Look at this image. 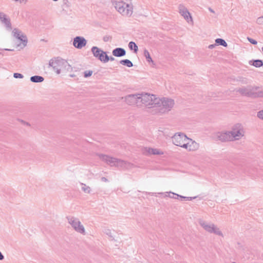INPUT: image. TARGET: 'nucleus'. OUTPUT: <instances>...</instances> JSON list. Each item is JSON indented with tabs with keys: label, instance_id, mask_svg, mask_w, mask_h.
I'll return each instance as SVG.
<instances>
[{
	"label": "nucleus",
	"instance_id": "f257e3e1",
	"mask_svg": "<svg viewBox=\"0 0 263 263\" xmlns=\"http://www.w3.org/2000/svg\"><path fill=\"white\" fill-rule=\"evenodd\" d=\"M49 66L51 67L57 74H60L61 72H66L72 69L71 65L67 61L60 57L51 59L49 61Z\"/></svg>",
	"mask_w": 263,
	"mask_h": 263
},
{
	"label": "nucleus",
	"instance_id": "f03ea898",
	"mask_svg": "<svg viewBox=\"0 0 263 263\" xmlns=\"http://www.w3.org/2000/svg\"><path fill=\"white\" fill-rule=\"evenodd\" d=\"M260 86L250 85L238 88L237 92L242 96L253 99L263 98V90H260Z\"/></svg>",
	"mask_w": 263,
	"mask_h": 263
},
{
	"label": "nucleus",
	"instance_id": "7ed1b4c3",
	"mask_svg": "<svg viewBox=\"0 0 263 263\" xmlns=\"http://www.w3.org/2000/svg\"><path fill=\"white\" fill-rule=\"evenodd\" d=\"M99 156L100 159L105 162L111 166H116L121 168L127 169L130 168L133 165L127 161L112 157L108 155L100 154Z\"/></svg>",
	"mask_w": 263,
	"mask_h": 263
},
{
	"label": "nucleus",
	"instance_id": "20e7f679",
	"mask_svg": "<svg viewBox=\"0 0 263 263\" xmlns=\"http://www.w3.org/2000/svg\"><path fill=\"white\" fill-rule=\"evenodd\" d=\"M138 96L140 101V106L143 104L148 108H154L157 107V106L159 104L160 98H156V96L154 95L145 93H138Z\"/></svg>",
	"mask_w": 263,
	"mask_h": 263
},
{
	"label": "nucleus",
	"instance_id": "39448f33",
	"mask_svg": "<svg viewBox=\"0 0 263 263\" xmlns=\"http://www.w3.org/2000/svg\"><path fill=\"white\" fill-rule=\"evenodd\" d=\"M115 8L122 15L130 16L133 13V6L132 4H127L123 1L116 2Z\"/></svg>",
	"mask_w": 263,
	"mask_h": 263
},
{
	"label": "nucleus",
	"instance_id": "423d86ee",
	"mask_svg": "<svg viewBox=\"0 0 263 263\" xmlns=\"http://www.w3.org/2000/svg\"><path fill=\"white\" fill-rule=\"evenodd\" d=\"M172 139L174 144L184 148H187V141L189 140V138L185 134L180 133H176Z\"/></svg>",
	"mask_w": 263,
	"mask_h": 263
},
{
	"label": "nucleus",
	"instance_id": "0eeeda50",
	"mask_svg": "<svg viewBox=\"0 0 263 263\" xmlns=\"http://www.w3.org/2000/svg\"><path fill=\"white\" fill-rule=\"evenodd\" d=\"M174 105V101L172 99H168L167 98H163L160 99L159 104L157 106V107L159 108V110L162 113L168 112L171 110Z\"/></svg>",
	"mask_w": 263,
	"mask_h": 263
},
{
	"label": "nucleus",
	"instance_id": "6e6552de",
	"mask_svg": "<svg viewBox=\"0 0 263 263\" xmlns=\"http://www.w3.org/2000/svg\"><path fill=\"white\" fill-rule=\"evenodd\" d=\"M199 224L206 231L210 233H214L219 236L223 235L219 228H217L213 223L210 224L203 220H200Z\"/></svg>",
	"mask_w": 263,
	"mask_h": 263
},
{
	"label": "nucleus",
	"instance_id": "1a4fd4ad",
	"mask_svg": "<svg viewBox=\"0 0 263 263\" xmlns=\"http://www.w3.org/2000/svg\"><path fill=\"white\" fill-rule=\"evenodd\" d=\"M67 219L69 224H70L76 231L82 234H85L84 227L81 224L79 219L73 217H67Z\"/></svg>",
	"mask_w": 263,
	"mask_h": 263
},
{
	"label": "nucleus",
	"instance_id": "9d476101",
	"mask_svg": "<svg viewBox=\"0 0 263 263\" xmlns=\"http://www.w3.org/2000/svg\"><path fill=\"white\" fill-rule=\"evenodd\" d=\"M13 36L20 41V45L17 46H21V48H24L27 44L28 40L26 35L22 32L17 28H14L12 31Z\"/></svg>",
	"mask_w": 263,
	"mask_h": 263
},
{
	"label": "nucleus",
	"instance_id": "9b49d317",
	"mask_svg": "<svg viewBox=\"0 0 263 263\" xmlns=\"http://www.w3.org/2000/svg\"><path fill=\"white\" fill-rule=\"evenodd\" d=\"M229 132L231 133L230 135H232L233 140L234 139L238 140L243 136L244 133L242 125L239 123L234 125L232 128V130L229 131Z\"/></svg>",
	"mask_w": 263,
	"mask_h": 263
},
{
	"label": "nucleus",
	"instance_id": "f8f14e48",
	"mask_svg": "<svg viewBox=\"0 0 263 263\" xmlns=\"http://www.w3.org/2000/svg\"><path fill=\"white\" fill-rule=\"evenodd\" d=\"M93 55L102 62H104V57L106 55L107 52L102 50L97 46H93L91 49Z\"/></svg>",
	"mask_w": 263,
	"mask_h": 263
},
{
	"label": "nucleus",
	"instance_id": "ddd939ff",
	"mask_svg": "<svg viewBox=\"0 0 263 263\" xmlns=\"http://www.w3.org/2000/svg\"><path fill=\"white\" fill-rule=\"evenodd\" d=\"M125 101L127 104L129 105H136L137 106H140V101L137 94H130L125 97Z\"/></svg>",
	"mask_w": 263,
	"mask_h": 263
},
{
	"label": "nucleus",
	"instance_id": "4468645a",
	"mask_svg": "<svg viewBox=\"0 0 263 263\" xmlns=\"http://www.w3.org/2000/svg\"><path fill=\"white\" fill-rule=\"evenodd\" d=\"M87 43L86 40L82 36H77L73 39V45L77 49H81L84 47Z\"/></svg>",
	"mask_w": 263,
	"mask_h": 263
},
{
	"label": "nucleus",
	"instance_id": "2eb2a0df",
	"mask_svg": "<svg viewBox=\"0 0 263 263\" xmlns=\"http://www.w3.org/2000/svg\"><path fill=\"white\" fill-rule=\"evenodd\" d=\"M229 131L224 132H218L217 134V138L222 142L233 141L232 135Z\"/></svg>",
	"mask_w": 263,
	"mask_h": 263
},
{
	"label": "nucleus",
	"instance_id": "dca6fc26",
	"mask_svg": "<svg viewBox=\"0 0 263 263\" xmlns=\"http://www.w3.org/2000/svg\"><path fill=\"white\" fill-rule=\"evenodd\" d=\"M179 13L186 21L188 22H189V20L192 22L193 21L191 15L186 7L182 5H180L179 6Z\"/></svg>",
	"mask_w": 263,
	"mask_h": 263
},
{
	"label": "nucleus",
	"instance_id": "f3484780",
	"mask_svg": "<svg viewBox=\"0 0 263 263\" xmlns=\"http://www.w3.org/2000/svg\"><path fill=\"white\" fill-rule=\"evenodd\" d=\"M0 20L5 24L7 29L11 30L12 29L10 19L7 18L6 15L3 12H0Z\"/></svg>",
	"mask_w": 263,
	"mask_h": 263
},
{
	"label": "nucleus",
	"instance_id": "a211bd4d",
	"mask_svg": "<svg viewBox=\"0 0 263 263\" xmlns=\"http://www.w3.org/2000/svg\"><path fill=\"white\" fill-rule=\"evenodd\" d=\"M112 55L116 57H122L126 54V50L122 48L117 47L113 49Z\"/></svg>",
	"mask_w": 263,
	"mask_h": 263
},
{
	"label": "nucleus",
	"instance_id": "6ab92c4d",
	"mask_svg": "<svg viewBox=\"0 0 263 263\" xmlns=\"http://www.w3.org/2000/svg\"><path fill=\"white\" fill-rule=\"evenodd\" d=\"M199 147V144L194 141H193L191 139L189 138V140L187 141V148L185 149H189V151H195Z\"/></svg>",
	"mask_w": 263,
	"mask_h": 263
},
{
	"label": "nucleus",
	"instance_id": "aec40b11",
	"mask_svg": "<svg viewBox=\"0 0 263 263\" xmlns=\"http://www.w3.org/2000/svg\"><path fill=\"white\" fill-rule=\"evenodd\" d=\"M252 172L250 173V175L253 179H257L261 176L263 177V168L253 170Z\"/></svg>",
	"mask_w": 263,
	"mask_h": 263
},
{
	"label": "nucleus",
	"instance_id": "412c9836",
	"mask_svg": "<svg viewBox=\"0 0 263 263\" xmlns=\"http://www.w3.org/2000/svg\"><path fill=\"white\" fill-rule=\"evenodd\" d=\"M249 64L255 67L258 68L263 66V62L261 60H252L249 61Z\"/></svg>",
	"mask_w": 263,
	"mask_h": 263
},
{
	"label": "nucleus",
	"instance_id": "4be33fe9",
	"mask_svg": "<svg viewBox=\"0 0 263 263\" xmlns=\"http://www.w3.org/2000/svg\"><path fill=\"white\" fill-rule=\"evenodd\" d=\"M44 78L41 76H33L30 77V81L33 83H41L43 82Z\"/></svg>",
	"mask_w": 263,
	"mask_h": 263
},
{
	"label": "nucleus",
	"instance_id": "5701e85b",
	"mask_svg": "<svg viewBox=\"0 0 263 263\" xmlns=\"http://www.w3.org/2000/svg\"><path fill=\"white\" fill-rule=\"evenodd\" d=\"M170 193H171L174 195H175V196H177V197H179V199L181 201H182L183 199H185V200H192V199L196 198V197H190L183 196L178 195L176 193H173L172 192H170Z\"/></svg>",
	"mask_w": 263,
	"mask_h": 263
},
{
	"label": "nucleus",
	"instance_id": "b1692460",
	"mask_svg": "<svg viewBox=\"0 0 263 263\" xmlns=\"http://www.w3.org/2000/svg\"><path fill=\"white\" fill-rule=\"evenodd\" d=\"M143 54L146 60V61L148 63H152L154 64V61L153 60L152 58H151L149 52H148V51L147 49H145L144 50Z\"/></svg>",
	"mask_w": 263,
	"mask_h": 263
},
{
	"label": "nucleus",
	"instance_id": "393cba45",
	"mask_svg": "<svg viewBox=\"0 0 263 263\" xmlns=\"http://www.w3.org/2000/svg\"><path fill=\"white\" fill-rule=\"evenodd\" d=\"M128 47L130 50H133L135 53H137L138 50V47L137 44L133 41L128 43Z\"/></svg>",
	"mask_w": 263,
	"mask_h": 263
},
{
	"label": "nucleus",
	"instance_id": "a878e982",
	"mask_svg": "<svg viewBox=\"0 0 263 263\" xmlns=\"http://www.w3.org/2000/svg\"><path fill=\"white\" fill-rule=\"evenodd\" d=\"M120 63L127 67H132L133 66V63L128 59H124L120 61Z\"/></svg>",
	"mask_w": 263,
	"mask_h": 263
},
{
	"label": "nucleus",
	"instance_id": "bb28decb",
	"mask_svg": "<svg viewBox=\"0 0 263 263\" xmlns=\"http://www.w3.org/2000/svg\"><path fill=\"white\" fill-rule=\"evenodd\" d=\"M215 43L216 45H221L224 47H227L228 46V44L225 41V40L221 38H218L216 39Z\"/></svg>",
	"mask_w": 263,
	"mask_h": 263
},
{
	"label": "nucleus",
	"instance_id": "cd10ccee",
	"mask_svg": "<svg viewBox=\"0 0 263 263\" xmlns=\"http://www.w3.org/2000/svg\"><path fill=\"white\" fill-rule=\"evenodd\" d=\"M148 153L153 155H160L161 154L159 149L156 148H149L148 150Z\"/></svg>",
	"mask_w": 263,
	"mask_h": 263
},
{
	"label": "nucleus",
	"instance_id": "c85d7f7f",
	"mask_svg": "<svg viewBox=\"0 0 263 263\" xmlns=\"http://www.w3.org/2000/svg\"><path fill=\"white\" fill-rule=\"evenodd\" d=\"M81 185H82V191L86 193H90L91 189L90 187L88 186H87L85 184L81 183Z\"/></svg>",
	"mask_w": 263,
	"mask_h": 263
},
{
	"label": "nucleus",
	"instance_id": "c756f323",
	"mask_svg": "<svg viewBox=\"0 0 263 263\" xmlns=\"http://www.w3.org/2000/svg\"><path fill=\"white\" fill-rule=\"evenodd\" d=\"M115 58L112 57H109L106 54V55L104 57V61L103 63H107L109 61H114L115 60Z\"/></svg>",
	"mask_w": 263,
	"mask_h": 263
},
{
	"label": "nucleus",
	"instance_id": "7c9ffc66",
	"mask_svg": "<svg viewBox=\"0 0 263 263\" xmlns=\"http://www.w3.org/2000/svg\"><path fill=\"white\" fill-rule=\"evenodd\" d=\"M92 74V70H86L84 72V77L85 78H88L90 77Z\"/></svg>",
	"mask_w": 263,
	"mask_h": 263
},
{
	"label": "nucleus",
	"instance_id": "2f4dec72",
	"mask_svg": "<svg viewBox=\"0 0 263 263\" xmlns=\"http://www.w3.org/2000/svg\"><path fill=\"white\" fill-rule=\"evenodd\" d=\"M13 77L15 79H22L24 78V76L20 73L15 72L13 73Z\"/></svg>",
	"mask_w": 263,
	"mask_h": 263
},
{
	"label": "nucleus",
	"instance_id": "473e14b6",
	"mask_svg": "<svg viewBox=\"0 0 263 263\" xmlns=\"http://www.w3.org/2000/svg\"><path fill=\"white\" fill-rule=\"evenodd\" d=\"M165 196L166 197H170L171 198H173V199H179V197H177V196H175V195H174L171 193H170V192H166L165 193Z\"/></svg>",
	"mask_w": 263,
	"mask_h": 263
},
{
	"label": "nucleus",
	"instance_id": "72a5a7b5",
	"mask_svg": "<svg viewBox=\"0 0 263 263\" xmlns=\"http://www.w3.org/2000/svg\"><path fill=\"white\" fill-rule=\"evenodd\" d=\"M247 40L250 43H251L253 45H256L257 44V42L255 40L252 39L250 37H248Z\"/></svg>",
	"mask_w": 263,
	"mask_h": 263
},
{
	"label": "nucleus",
	"instance_id": "f704fd0d",
	"mask_svg": "<svg viewBox=\"0 0 263 263\" xmlns=\"http://www.w3.org/2000/svg\"><path fill=\"white\" fill-rule=\"evenodd\" d=\"M237 247H236L238 249H242L243 251H246V247H245L240 242H237Z\"/></svg>",
	"mask_w": 263,
	"mask_h": 263
},
{
	"label": "nucleus",
	"instance_id": "c9c22d12",
	"mask_svg": "<svg viewBox=\"0 0 263 263\" xmlns=\"http://www.w3.org/2000/svg\"><path fill=\"white\" fill-rule=\"evenodd\" d=\"M257 116L258 118L263 120V109L257 112Z\"/></svg>",
	"mask_w": 263,
	"mask_h": 263
},
{
	"label": "nucleus",
	"instance_id": "e433bc0d",
	"mask_svg": "<svg viewBox=\"0 0 263 263\" xmlns=\"http://www.w3.org/2000/svg\"><path fill=\"white\" fill-rule=\"evenodd\" d=\"M104 232L107 234V235H108L110 238H112L113 239V236L112 235H111V232L110 230L109 229H105L104 230Z\"/></svg>",
	"mask_w": 263,
	"mask_h": 263
},
{
	"label": "nucleus",
	"instance_id": "4c0bfd02",
	"mask_svg": "<svg viewBox=\"0 0 263 263\" xmlns=\"http://www.w3.org/2000/svg\"><path fill=\"white\" fill-rule=\"evenodd\" d=\"M256 23L259 25L263 24V16H260L257 18Z\"/></svg>",
	"mask_w": 263,
	"mask_h": 263
},
{
	"label": "nucleus",
	"instance_id": "58836bf2",
	"mask_svg": "<svg viewBox=\"0 0 263 263\" xmlns=\"http://www.w3.org/2000/svg\"><path fill=\"white\" fill-rule=\"evenodd\" d=\"M109 36H105L103 37V41L105 42H106L107 41H108V40H109Z\"/></svg>",
	"mask_w": 263,
	"mask_h": 263
},
{
	"label": "nucleus",
	"instance_id": "ea45409f",
	"mask_svg": "<svg viewBox=\"0 0 263 263\" xmlns=\"http://www.w3.org/2000/svg\"><path fill=\"white\" fill-rule=\"evenodd\" d=\"M101 179L103 182H107L108 181V179L106 177H102Z\"/></svg>",
	"mask_w": 263,
	"mask_h": 263
},
{
	"label": "nucleus",
	"instance_id": "a19ab883",
	"mask_svg": "<svg viewBox=\"0 0 263 263\" xmlns=\"http://www.w3.org/2000/svg\"><path fill=\"white\" fill-rule=\"evenodd\" d=\"M4 256L3 255V254L2 253V252L0 251V260H2L3 259H4Z\"/></svg>",
	"mask_w": 263,
	"mask_h": 263
},
{
	"label": "nucleus",
	"instance_id": "79ce46f5",
	"mask_svg": "<svg viewBox=\"0 0 263 263\" xmlns=\"http://www.w3.org/2000/svg\"><path fill=\"white\" fill-rule=\"evenodd\" d=\"M215 45H214V44L210 45L209 46V48L210 49H212V48H213L215 47Z\"/></svg>",
	"mask_w": 263,
	"mask_h": 263
},
{
	"label": "nucleus",
	"instance_id": "37998d69",
	"mask_svg": "<svg viewBox=\"0 0 263 263\" xmlns=\"http://www.w3.org/2000/svg\"><path fill=\"white\" fill-rule=\"evenodd\" d=\"M209 10L212 12V13H215V11L213 10V9H212L211 8L209 7L208 8Z\"/></svg>",
	"mask_w": 263,
	"mask_h": 263
},
{
	"label": "nucleus",
	"instance_id": "c03bdc74",
	"mask_svg": "<svg viewBox=\"0 0 263 263\" xmlns=\"http://www.w3.org/2000/svg\"><path fill=\"white\" fill-rule=\"evenodd\" d=\"M5 50H7V51H13V49H4Z\"/></svg>",
	"mask_w": 263,
	"mask_h": 263
},
{
	"label": "nucleus",
	"instance_id": "a18cd8bd",
	"mask_svg": "<svg viewBox=\"0 0 263 263\" xmlns=\"http://www.w3.org/2000/svg\"><path fill=\"white\" fill-rule=\"evenodd\" d=\"M67 2H68V0H64V1H63V3H64V4H66Z\"/></svg>",
	"mask_w": 263,
	"mask_h": 263
},
{
	"label": "nucleus",
	"instance_id": "49530a36",
	"mask_svg": "<svg viewBox=\"0 0 263 263\" xmlns=\"http://www.w3.org/2000/svg\"><path fill=\"white\" fill-rule=\"evenodd\" d=\"M148 194L149 195H154L155 193H148Z\"/></svg>",
	"mask_w": 263,
	"mask_h": 263
},
{
	"label": "nucleus",
	"instance_id": "de8ad7c7",
	"mask_svg": "<svg viewBox=\"0 0 263 263\" xmlns=\"http://www.w3.org/2000/svg\"><path fill=\"white\" fill-rule=\"evenodd\" d=\"M74 76V74H70V77H73Z\"/></svg>",
	"mask_w": 263,
	"mask_h": 263
},
{
	"label": "nucleus",
	"instance_id": "09e8293b",
	"mask_svg": "<svg viewBox=\"0 0 263 263\" xmlns=\"http://www.w3.org/2000/svg\"><path fill=\"white\" fill-rule=\"evenodd\" d=\"M242 82H243V83H247V82H246V80H245V81H242Z\"/></svg>",
	"mask_w": 263,
	"mask_h": 263
},
{
	"label": "nucleus",
	"instance_id": "8fccbe9b",
	"mask_svg": "<svg viewBox=\"0 0 263 263\" xmlns=\"http://www.w3.org/2000/svg\"><path fill=\"white\" fill-rule=\"evenodd\" d=\"M41 41H45V40L44 39H41Z\"/></svg>",
	"mask_w": 263,
	"mask_h": 263
},
{
	"label": "nucleus",
	"instance_id": "3c124183",
	"mask_svg": "<svg viewBox=\"0 0 263 263\" xmlns=\"http://www.w3.org/2000/svg\"><path fill=\"white\" fill-rule=\"evenodd\" d=\"M159 194H163V193H159Z\"/></svg>",
	"mask_w": 263,
	"mask_h": 263
},
{
	"label": "nucleus",
	"instance_id": "603ef678",
	"mask_svg": "<svg viewBox=\"0 0 263 263\" xmlns=\"http://www.w3.org/2000/svg\"><path fill=\"white\" fill-rule=\"evenodd\" d=\"M261 50L263 52V47L261 48Z\"/></svg>",
	"mask_w": 263,
	"mask_h": 263
},
{
	"label": "nucleus",
	"instance_id": "864d4df0",
	"mask_svg": "<svg viewBox=\"0 0 263 263\" xmlns=\"http://www.w3.org/2000/svg\"><path fill=\"white\" fill-rule=\"evenodd\" d=\"M232 263H236V262H232Z\"/></svg>",
	"mask_w": 263,
	"mask_h": 263
}]
</instances>
